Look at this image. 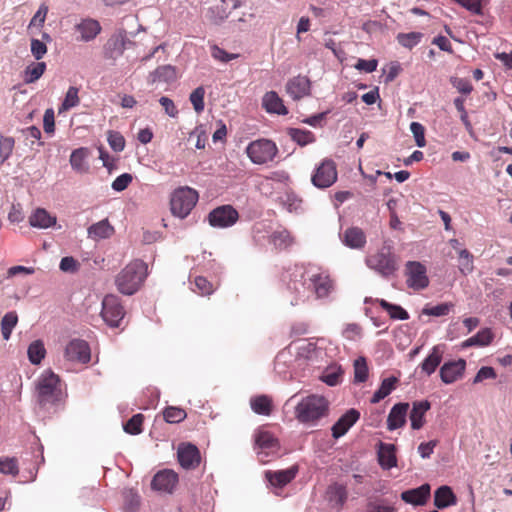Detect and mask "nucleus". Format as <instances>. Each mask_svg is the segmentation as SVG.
I'll list each match as a JSON object with an SVG mask.
<instances>
[{
  "instance_id": "f257e3e1",
  "label": "nucleus",
  "mask_w": 512,
  "mask_h": 512,
  "mask_svg": "<svg viewBox=\"0 0 512 512\" xmlns=\"http://www.w3.org/2000/svg\"><path fill=\"white\" fill-rule=\"evenodd\" d=\"M329 413L328 400L318 394H310L298 400L294 407L295 419L308 427H315Z\"/></svg>"
},
{
  "instance_id": "f03ea898",
  "label": "nucleus",
  "mask_w": 512,
  "mask_h": 512,
  "mask_svg": "<svg viewBox=\"0 0 512 512\" xmlns=\"http://www.w3.org/2000/svg\"><path fill=\"white\" fill-rule=\"evenodd\" d=\"M147 275V264L142 260L136 259L127 264L118 273L115 284L120 293L131 296L139 290Z\"/></svg>"
},
{
  "instance_id": "7ed1b4c3",
  "label": "nucleus",
  "mask_w": 512,
  "mask_h": 512,
  "mask_svg": "<svg viewBox=\"0 0 512 512\" xmlns=\"http://www.w3.org/2000/svg\"><path fill=\"white\" fill-rule=\"evenodd\" d=\"M308 269L301 266H295L287 272L288 278L287 289L294 294L291 300L292 305H297L299 302H304L311 294V288L307 279Z\"/></svg>"
},
{
  "instance_id": "20e7f679",
  "label": "nucleus",
  "mask_w": 512,
  "mask_h": 512,
  "mask_svg": "<svg viewBox=\"0 0 512 512\" xmlns=\"http://www.w3.org/2000/svg\"><path fill=\"white\" fill-rule=\"evenodd\" d=\"M198 193L190 187H180L176 189L170 199V208L174 216L184 219L198 202Z\"/></svg>"
},
{
  "instance_id": "39448f33",
  "label": "nucleus",
  "mask_w": 512,
  "mask_h": 512,
  "mask_svg": "<svg viewBox=\"0 0 512 512\" xmlns=\"http://www.w3.org/2000/svg\"><path fill=\"white\" fill-rule=\"evenodd\" d=\"M59 382V376L50 370L40 376L37 382V398L41 406L55 404L59 400Z\"/></svg>"
},
{
  "instance_id": "423d86ee",
  "label": "nucleus",
  "mask_w": 512,
  "mask_h": 512,
  "mask_svg": "<svg viewBox=\"0 0 512 512\" xmlns=\"http://www.w3.org/2000/svg\"><path fill=\"white\" fill-rule=\"evenodd\" d=\"M366 264L385 278H389L398 270L396 256L386 248L369 256L366 259Z\"/></svg>"
},
{
  "instance_id": "0eeeda50",
  "label": "nucleus",
  "mask_w": 512,
  "mask_h": 512,
  "mask_svg": "<svg viewBox=\"0 0 512 512\" xmlns=\"http://www.w3.org/2000/svg\"><path fill=\"white\" fill-rule=\"evenodd\" d=\"M130 36H134L130 33ZM134 46V42L130 39L129 34L125 30H119L112 34L103 46L104 58L108 60H117L124 51Z\"/></svg>"
},
{
  "instance_id": "6e6552de",
  "label": "nucleus",
  "mask_w": 512,
  "mask_h": 512,
  "mask_svg": "<svg viewBox=\"0 0 512 512\" xmlns=\"http://www.w3.org/2000/svg\"><path fill=\"white\" fill-rule=\"evenodd\" d=\"M247 155L254 164H265L274 159L278 152L276 144L268 139L251 142L246 149Z\"/></svg>"
},
{
  "instance_id": "1a4fd4ad",
  "label": "nucleus",
  "mask_w": 512,
  "mask_h": 512,
  "mask_svg": "<svg viewBox=\"0 0 512 512\" xmlns=\"http://www.w3.org/2000/svg\"><path fill=\"white\" fill-rule=\"evenodd\" d=\"M124 315L125 310L119 297L113 294L106 295L102 301L101 310V316L106 324L112 328L119 327Z\"/></svg>"
},
{
  "instance_id": "9d476101",
  "label": "nucleus",
  "mask_w": 512,
  "mask_h": 512,
  "mask_svg": "<svg viewBox=\"0 0 512 512\" xmlns=\"http://www.w3.org/2000/svg\"><path fill=\"white\" fill-rule=\"evenodd\" d=\"M307 279L311 293H314L317 298H325L333 290L334 286L330 275L320 268H309Z\"/></svg>"
},
{
  "instance_id": "9b49d317",
  "label": "nucleus",
  "mask_w": 512,
  "mask_h": 512,
  "mask_svg": "<svg viewBox=\"0 0 512 512\" xmlns=\"http://www.w3.org/2000/svg\"><path fill=\"white\" fill-rule=\"evenodd\" d=\"M405 276L407 286L413 290H423L429 285L426 267L418 261L405 264Z\"/></svg>"
},
{
  "instance_id": "f8f14e48",
  "label": "nucleus",
  "mask_w": 512,
  "mask_h": 512,
  "mask_svg": "<svg viewBox=\"0 0 512 512\" xmlns=\"http://www.w3.org/2000/svg\"><path fill=\"white\" fill-rule=\"evenodd\" d=\"M239 219L238 211L231 205H222L209 212L207 220L214 228H228Z\"/></svg>"
},
{
  "instance_id": "ddd939ff",
  "label": "nucleus",
  "mask_w": 512,
  "mask_h": 512,
  "mask_svg": "<svg viewBox=\"0 0 512 512\" xmlns=\"http://www.w3.org/2000/svg\"><path fill=\"white\" fill-rule=\"evenodd\" d=\"M337 180L336 164L331 159H325L312 175V184L320 189L332 186Z\"/></svg>"
},
{
  "instance_id": "4468645a",
  "label": "nucleus",
  "mask_w": 512,
  "mask_h": 512,
  "mask_svg": "<svg viewBox=\"0 0 512 512\" xmlns=\"http://www.w3.org/2000/svg\"><path fill=\"white\" fill-rule=\"evenodd\" d=\"M65 356L70 361L88 363L91 359L90 348L86 341L74 339L68 343L65 349Z\"/></svg>"
},
{
  "instance_id": "2eb2a0df",
  "label": "nucleus",
  "mask_w": 512,
  "mask_h": 512,
  "mask_svg": "<svg viewBox=\"0 0 512 512\" xmlns=\"http://www.w3.org/2000/svg\"><path fill=\"white\" fill-rule=\"evenodd\" d=\"M74 30L79 34L78 41L90 42L100 34L102 28L96 19L83 18L74 26Z\"/></svg>"
},
{
  "instance_id": "dca6fc26",
  "label": "nucleus",
  "mask_w": 512,
  "mask_h": 512,
  "mask_svg": "<svg viewBox=\"0 0 512 512\" xmlns=\"http://www.w3.org/2000/svg\"><path fill=\"white\" fill-rule=\"evenodd\" d=\"M178 483V475L173 470H162L155 474L151 486L154 490L172 493Z\"/></svg>"
},
{
  "instance_id": "f3484780",
  "label": "nucleus",
  "mask_w": 512,
  "mask_h": 512,
  "mask_svg": "<svg viewBox=\"0 0 512 512\" xmlns=\"http://www.w3.org/2000/svg\"><path fill=\"white\" fill-rule=\"evenodd\" d=\"M360 412L354 408L347 410L332 426V436L339 439L359 420Z\"/></svg>"
},
{
  "instance_id": "a211bd4d",
  "label": "nucleus",
  "mask_w": 512,
  "mask_h": 512,
  "mask_svg": "<svg viewBox=\"0 0 512 512\" xmlns=\"http://www.w3.org/2000/svg\"><path fill=\"white\" fill-rule=\"evenodd\" d=\"M177 457L181 467L192 469L200 463V452L198 448L191 443L180 444L177 451Z\"/></svg>"
},
{
  "instance_id": "6ab92c4d",
  "label": "nucleus",
  "mask_w": 512,
  "mask_h": 512,
  "mask_svg": "<svg viewBox=\"0 0 512 512\" xmlns=\"http://www.w3.org/2000/svg\"><path fill=\"white\" fill-rule=\"evenodd\" d=\"M465 368L466 361L464 359L446 362L440 368V378L445 384H451L462 377Z\"/></svg>"
},
{
  "instance_id": "aec40b11",
  "label": "nucleus",
  "mask_w": 512,
  "mask_h": 512,
  "mask_svg": "<svg viewBox=\"0 0 512 512\" xmlns=\"http://www.w3.org/2000/svg\"><path fill=\"white\" fill-rule=\"evenodd\" d=\"M311 83L308 77L298 75L286 84L287 94L294 100H299L310 93Z\"/></svg>"
},
{
  "instance_id": "412c9836",
  "label": "nucleus",
  "mask_w": 512,
  "mask_h": 512,
  "mask_svg": "<svg viewBox=\"0 0 512 512\" xmlns=\"http://www.w3.org/2000/svg\"><path fill=\"white\" fill-rule=\"evenodd\" d=\"M409 403L399 402L393 405L387 417V429L394 431L406 424Z\"/></svg>"
},
{
  "instance_id": "4be33fe9",
  "label": "nucleus",
  "mask_w": 512,
  "mask_h": 512,
  "mask_svg": "<svg viewBox=\"0 0 512 512\" xmlns=\"http://www.w3.org/2000/svg\"><path fill=\"white\" fill-rule=\"evenodd\" d=\"M298 473L297 466H291L284 470L266 471L265 477L267 481L274 487H283L291 482Z\"/></svg>"
},
{
  "instance_id": "5701e85b",
  "label": "nucleus",
  "mask_w": 512,
  "mask_h": 512,
  "mask_svg": "<svg viewBox=\"0 0 512 512\" xmlns=\"http://www.w3.org/2000/svg\"><path fill=\"white\" fill-rule=\"evenodd\" d=\"M430 491V485L425 483L417 488L402 492L401 499L408 504L424 505L430 496Z\"/></svg>"
},
{
  "instance_id": "b1692460",
  "label": "nucleus",
  "mask_w": 512,
  "mask_h": 512,
  "mask_svg": "<svg viewBox=\"0 0 512 512\" xmlns=\"http://www.w3.org/2000/svg\"><path fill=\"white\" fill-rule=\"evenodd\" d=\"M178 74L175 66L170 64L157 67L149 74L148 81L150 83H166L170 84L177 80Z\"/></svg>"
},
{
  "instance_id": "393cba45",
  "label": "nucleus",
  "mask_w": 512,
  "mask_h": 512,
  "mask_svg": "<svg viewBox=\"0 0 512 512\" xmlns=\"http://www.w3.org/2000/svg\"><path fill=\"white\" fill-rule=\"evenodd\" d=\"M262 106L267 113L286 115L288 110L283 103V100L275 91L266 92L262 98Z\"/></svg>"
},
{
  "instance_id": "a878e982",
  "label": "nucleus",
  "mask_w": 512,
  "mask_h": 512,
  "mask_svg": "<svg viewBox=\"0 0 512 512\" xmlns=\"http://www.w3.org/2000/svg\"><path fill=\"white\" fill-rule=\"evenodd\" d=\"M431 404L428 400L415 401L410 411V422L413 430H419L423 427L425 414L430 409Z\"/></svg>"
},
{
  "instance_id": "bb28decb",
  "label": "nucleus",
  "mask_w": 512,
  "mask_h": 512,
  "mask_svg": "<svg viewBox=\"0 0 512 512\" xmlns=\"http://www.w3.org/2000/svg\"><path fill=\"white\" fill-rule=\"evenodd\" d=\"M396 448L394 444L379 443L378 447V462L379 465L386 470H389L397 465V458L395 454Z\"/></svg>"
},
{
  "instance_id": "cd10ccee",
  "label": "nucleus",
  "mask_w": 512,
  "mask_h": 512,
  "mask_svg": "<svg viewBox=\"0 0 512 512\" xmlns=\"http://www.w3.org/2000/svg\"><path fill=\"white\" fill-rule=\"evenodd\" d=\"M443 353V346H434L431 349L429 355L423 360V362L420 365L422 372H424L428 376L433 374L442 361Z\"/></svg>"
},
{
  "instance_id": "c85d7f7f",
  "label": "nucleus",
  "mask_w": 512,
  "mask_h": 512,
  "mask_svg": "<svg viewBox=\"0 0 512 512\" xmlns=\"http://www.w3.org/2000/svg\"><path fill=\"white\" fill-rule=\"evenodd\" d=\"M29 223L32 227L47 229L56 224V217L51 215L44 208H37L30 215Z\"/></svg>"
},
{
  "instance_id": "c756f323",
  "label": "nucleus",
  "mask_w": 512,
  "mask_h": 512,
  "mask_svg": "<svg viewBox=\"0 0 512 512\" xmlns=\"http://www.w3.org/2000/svg\"><path fill=\"white\" fill-rule=\"evenodd\" d=\"M255 445L266 455L277 451L279 447L278 440L268 431L257 432L255 435Z\"/></svg>"
},
{
  "instance_id": "7c9ffc66",
  "label": "nucleus",
  "mask_w": 512,
  "mask_h": 512,
  "mask_svg": "<svg viewBox=\"0 0 512 512\" xmlns=\"http://www.w3.org/2000/svg\"><path fill=\"white\" fill-rule=\"evenodd\" d=\"M343 243L352 249H361L366 244V236L358 227L348 228L343 234Z\"/></svg>"
},
{
  "instance_id": "2f4dec72",
  "label": "nucleus",
  "mask_w": 512,
  "mask_h": 512,
  "mask_svg": "<svg viewBox=\"0 0 512 512\" xmlns=\"http://www.w3.org/2000/svg\"><path fill=\"white\" fill-rule=\"evenodd\" d=\"M456 503V496L449 486L443 485L434 493V505L438 509H444Z\"/></svg>"
},
{
  "instance_id": "473e14b6",
  "label": "nucleus",
  "mask_w": 512,
  "mask_h": 512,
  "mask_svg": "<svg viewBox=\"0 0 512 512\" xmlns=\"http://www.w3.org/2000/svg\"><path fill=\"white\" fill-rule=\"evenodd\" d=\"M89 151L87 148L81 147L72 151L70 155V164L73 170L78 173H86L89 170L87 158Z\"/></svg>"
},
{
  "instance_id": "72a5a7b5",
  "label": "nucleus",
  "mask_w": 512,
  "mask_h": 512,
  "mask_svg": "<svg viewBox=\"0 0 512 512\" xmlns=\"http://www.w3.org/2000/svg\"><path fill=\"white\" fill-rule=\"evenodd\" d=\"M398 381V378L395 376L384 378L380 387L374 392L370 402L373 404L379 403L385 397L390 395L391 392L396 388Z\"/></svg>"
},
{
  "instance_id": "f704fd0d",
  "label": "nucleus",
  "mask_w": 512,
  "mask_h": 512,
  "mask_svg": "<svg viewBox=\"0 0 512 512\" xmlns=\"http://www.w3.org/2000/svg\"><path fill=\"white\" fill-rule=\"evenodd\" d=\"M493 340V333L491 329L484 328L478 331L474 336L468 338L462 343L463 348L472 346L484 347L489 345Z\"/></svg>"
},
{
  "instance_id": "c9c22d12",
  "label": "nucleus",
  "mask_w": 512,
  "mask_h": 512,
  "mask_svg": "<svg viewBox=\"0 0 512 512\" xmlns=\"http://www.w3.org/2000/svg\"><path fill=\"white\" fill-rule=\"evenodd\" d=\"M252 411L258 415L269 416L272 411V400L267 395H259L250 399Z\"/></svg>"
},
{
  "instance_id": "e433bc0d",
  "label": "nucleus",
  "mask_w": 512,
  "mask_h": 512,
  "mask_svg": "<svg viewBox=\"0 0 512 512\" xmlns=\"http://www.w3.org/2000/svg\"><path fill=\"white\" fill-rule=\"evenodd\" d=\"M113 227L107 219L101 220L88 228V236L92 239H105L112 235Z\"/></svg>"
},
{
  "instance_id": "4c0bfd02",
  "label": "nucleus",
  "mask_w": 512,
  "mask_h": 512,
  "mask_svg": "<svg viewBox=\"0 0 512 512\" xmlns=\"http://www.w3.org/2000/svg\"><path fill=\"white\" fill-rule=\"evenodd\" d=\"M380 307L384 309L390 316V318L394 320H408L409 314L408 312L397 304H392L384 299L377 300Z\"/></svg>"
},
{
  "instance_id": "58836bf2",
  "label": "nucleus",
  "mask_w": 512,
  "mask_h": 512,
  "mask_svg": "<svg viewBox=\"0 0 512 512\" xmlns=\"http://www.w3.org/2000/svg\"><path fill=\"white\" fill-rule=\"evenodd\" d=\"M18 323V315L15 311L7 312L1 320V334L4 340H9L13 329Z\"/></svg>"
},
{
  "instance_id": "ea45409f",
  "label": "nucleus",
  "mask_w": 512,
  "mask_h": 512,
  "mask_svg": "<svg viewBox=\"0 0 512 512\" xmlns=\"http://www.w3.org/2000/svg\"><path fill=\"white\" fill-rule=\"evenodd\" d=\"M27 355L33 365L40 364L46 355L44 343L41 340L33 341L28 347Z\"/></svg>"
},
{
  "instance_id": "a19ab883",
  "label": "nucleus",
  "mask_w": 512,
  "mask_h": 512,
  "mask_svg": "<svg viewBox=\"0 0 512 512\" xmlns=\"http://www.w3.org/2000/svg\"><path fill=\"white\" fill-rule=\"evenodd\" d=\"M329 501L339 507H342L347 499V491L343 485L334 484L328 488Z\"/></svg>"
},
{
  "instance_id": "79ce46f5",
  "label": "nucleus",
  "mask_w": 512,
  "mask_h": 512,
  "mask_svg": "<svg viewBox=\"0 0 512 512\" xmlns=\"http://www.w3.org/2000/svg\"><path fill=\"white\" fill-rule=\"evenodd\" d=\"M288 134L293 141H295L300 146H305L307 144L313 143L315 141L314 134L309 130H302L298 128H290L288 130Z\"/></svg>"
},
{
  "instance_id": "37998d69",
  "label": "nucleus",
  "mask_w": 512,
  "mask_h": 512,
  "mask_svg": "<svg viewBox=\"0 0 512 512\" xmlns=\"http://www.w3.org/2000/svg\"><path fill=\"white\" fill-rule=\"evenodd\" d=\"M422 38L423 34L421 32L399 33L396 36L398 43L407 49H412L417 46Z\"/></svg>"
},
{
  "instance_id": "c03bdc74",
  "label": "nucleus",
  "mask_w": 512,
  "mask_h": 512,
  "mask_svg": "<svg viewBox=\"0 0 512 512\" xmlns=\"http://www.w3.org/2000/svg\"><path fill=\"white\" fill-rule=\"evenodd\" d=\"M271 243L279 249L287 248L292 243V237L288 230L281 229L274 231L271 236Z\"/></svg>"
},
{
  "instance_id": "a18cd8bd",
  "label": "nucleus",
  "mask_w": 512,
  "mask_h": 512,
  "mask_svg": "<svg viewBox=\"0 0 512 512\" xmlns=\"http://www.w3.org/2000/svg\"><path fill=\"white\" fill-rule=\"evenodd\" d=\"M368 365L366 359L362 356L354 361V382L363 383L368 378Z\"/></svg>"
},
{
  "instance_id": "49530a36",
  "label": "nucleus",
  "mask_w": 512,
  "mask_h": 512,
  "mask_svg": "<svg viewBox=\"0 0 512 512\" xmlns=\"http://www.w3.org/2000/svg\"><path fill=\"white\" fill-rule=\"evenodd\" d=\"M78 93L79 89L77 87L70 86L65 94L60 111H67L73 107H76L80 102Z\"/></svg>"
},
{
  "instance_id": "de8ad7c7",
  "label": "nucleus",
  "mask_w": 512,
  "mask_h": 512,
  "mask_svg": "<svg viewBox=\"0 0 512 512\" xmlns=\"http://www.w3.org/2000/svg\"><path fill=\"white\" fill-rule=\"evenodd\" d=\"M46 64L44 62L33 63L25 70V82L33 83L38 80L45 72Z\"/></svg>"
},
{
  "instance_id": "09e8293b",
  "label": "nucleus",
  "mask_w": 512,
  "mask_h": 512,
  "mask_svg": "<svg viewBox=\"0 0 512 512\" xmlns=\"http://www.w3.org/2000/svg\"><path fill=\"white\" fill-rule=\"evenodd\" d=\"M459 270L464 275L473 271V256L467 249H459Z\"/></svg>"
},
{
  "instance_id": "8fccbe9b",
  "label": "nucleus",
  "mask_w": 512,
  "mask_h": 512,
  "mask_svg": "<svg viewBox=\"0 0 512 512\" xmlns=\"http://www.w3.org/2000/svg\"><path fill=\"white\" fill-rule=\"evenodd\" d=\"M453 307L452 303H440L435 306H426L423 308L422 313L429 316L441 317L449 314L451 308Z\"/></svg>"
},
{
  "instance_id": "3c124183",
  "label": "nucleus",
  "mask_w": 512,
  "mask_h": 512,
  "mask_svg": "<svg viewBox=\"0 0 512 512\" xmlns=\"http://www.w3.org/2000/svg\"><path fill=\"white\" fill-rule=\"evenodd\" d=\"M143 415L135 414L133 415L124 425L123 429L126 433L131 435H137L141 433L142 423H143Z\"/></svg>"
},
{
  "instance_id": "603ef678",
  "label": "nucleus",
  "mask_w": 512,
  "mask_h": 512,
  "mask_svg": "<svg viewBox=\"0 0 512 512\" xmlns=\"http://www.w3.org/2000/svg\"><path fill=\"white\" fill-rule=\"evenodd\" d=\"M14 145H15V140L13 137H4V136L0 137V159H1V162H5L11 157V155L13 153Z\"/></svg>"
},
{
  "instance_id": "864d4df0",
  "label": "nucleus",
  "mask_w": 512,
  "mask_h": 512,
  "mask_svg": "<svg viewBox=\"0 0 512 512\" xmlns=\"http://www.w3.org/2000/svg\"><path fill=\"white\" fill-rule=\"evenodd\" d=\"M163 414H164V419L168 423H179V422L183 421L187 416L186 412L183 409L178 408V407H173V406L167 407L164 410Z\"/></svg>"
},
{
  "instance_id": "5fc2aeb1",
  "label": "nucleus",
  "mask_w": 512,
  "mask_h": 512,
  "mask_svg": "<svg viewBox=\"0 0 512 512\" xmlns=\"http://www.w3.org/2000/svg\"><path fill=\"white\" fill-rule=\"evenodd\" d=\"M204 95L205 89L202 86L197 87L190 94L189 100L197 113H200L204 110Z\"/></svg>"
},
{
  "instance_id": "6e6d98bb",
  "label": "nucleus",
  "mask_w": 512,
  "mask_h": 512,
  "mask_svg": "<svg viewBox=\"0 0 512 512\" xmlns=\"http://www.w3.org/2000/svg\"><path fill=\"white\" fill-rule=\"evenodd\" d=\"M230 11L223 6L212 7L208 11V18L211 22L216 25L221 24L225 19L228 18Z\"/></svg>"
},
{
  "instance_id": "4d7b16f0",
  "label": "nucleus",
  "mask_w": 512,
  "mask_h": 512,
  "mask_svg": "<svg viewBox=\"0 0 512 512\" xmlns=\"http://www.w3.org/2000/svg\"><path fill=\"white\" fill-rule=\"evenodd\" d=\"M0 473L16 476L19 473L17 460L15 458H0Z\"/></svg>"
},
{
  "instance_id": "13d9d810",
  "label": "nucleus",
  "mask_w": 512,
  "mask_h": 512,
  "mask_svg": "<svg viewBox=\"0 0 512 512\" xmlns=\"http://www.w3.org/2000/svg\"><path fill=\"white\" fill-rule=\"evenodd\" d=\"M410 131L413 134L416 145L419 148H423L426 145L424 126L419 122H412L410 124Z\"/></svg>"
},
{
  "instance_id": "bf43d9fd",
  "label": "nucleus",
  "mask_w": 512,
  "mask_h": 512,
  "mask_svg": "<svg viewBox=\"0 0 512 512\" xmlns=\"http://www.w3.org/2000/svg\"><path fill=\"white\" fill-rule=\"evenodd\" d=\"M342 376L340 368L327 369L321 376V380L328 386H336L339 384Z\"/></svg>"
},
{
  "instance_id": "052dcab7",
  "label": "nucleus",
  "mask_w": 512,
  "mask_h": 512,
  "mask_svg": "<svg viewBox=\"0 0 512 512\" xmlns=\"http://www.w3.org/2000/svg\"><path fill=\"white\" fill-rule=\"evenodd\" d=\"M107 140H108V143H109L110 147L115 152H121V151L124 150V148H125V139H124V137L119 132L109 131L108 132Z\"/></svg>"
},
{
  "instance_id": "680f3d73",
  "label": "nucleus",
  "mask_w": 512,
  "mask_h": 512,
  "mask_svg": "<svg viewBox=\"0 0 512 512\" xmlns=\"http://www.w3.org/2000/svg\"><path fill=\"white\" fill-rule=\"evenodd\" d=\"M453 103H454L457 111L460 113V119H461L463 125L465 126L466 130L468 132H471L472 124L468 118L467 111L464 107V99L462 97H457L454 99Z\"/></svg>"
},
{
  "instance_id": "e2e57ef3",
  "label": "nucleus",
  "mask_w": 512,
  "mask_h": 512,
  "mask_svg": "<svg viewBox=\"0 0 512 512\" xmlns=\"http://www.w3.org/2000/svg\"><path fill=\"white\" fill-rule=\"evenodd\" d=\"M132 180L133 177L131 174L123 173L116 177V179L112 182L111 187L116 192H122L129 186Z\"/></svg>"
},
{
  "instance_id": "0e129e2a",
  "label": "nucleus",
  "mask_w": 512,
  "mask_h": 512,
  "mask_svg": "<svg viewBox=\"0 0 512 512\" xmlns=\"http://www.w3.org/2000/svg\"><path fill=\"white\" fill-rule=\"evenodd\" d=\"M450 82L462 94H470L473 90V86L467 78L452 77Z\"/></svg>"
},
{
  "instance_id": "69168bd1",
  "label": "nucleus",
  "mask_w": 512,
  "mask_h": 512,
  "mask_svg": "<svg viewBox=\"0 0 512 512\" xmlns=\"http://www.w3.org/2000/svg\"><path fill=\"white\" fill-rule=\"evenodd\" d=\"M211 55L214 59L219 60L223 63H227L238 57V54L228 53L224 49L218 47L217 45H213L211 47Z\"/></svg>"
},
{
  "instance_id": "338daca9",
  "label": "nucleus",
  "mask_w": 512,
  "mask_h": 512,
  "mask_svg": "<svg viewBox=\"0 0 512 512\" xmlns=\"http://www.w3.org/2000/svg\"><path fill=\"white\" fill-rule=\"evenodd\" d=\"M496 377L497 375L493 367L483 366L478 370L472 382L473 384H477L486 379H495Z\"/></svg>"
},
{
  "instance_id": "774afa93",
  "label": "nucleus",
  "mask_w": 512,
  "mask_h": 512,
  "mask_svg": "<svg viewBox=\"0 0 512 512\" xmlns=\"http://www.w3.org/2000/svg\"><path fill=\"white\" fill-rule=\"evenodd\" d=\"M366 512H394V508L385 500L370 501L367 504Z\"/></svg>"
}]
</instances>
